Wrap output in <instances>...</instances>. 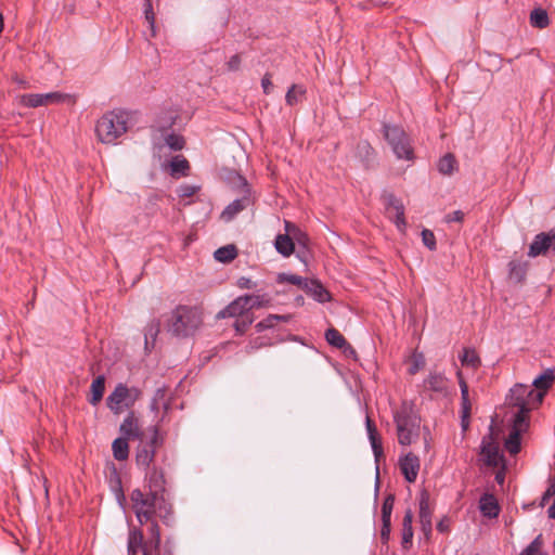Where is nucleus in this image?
I'll return each instance as SVG.
<instances>
[{
  "label": "nucleus",
  "instance_id": "f03ea898",
  "mask_svg": "<svg viewBox=\"0 0 555 555\" xmlns=\"http://www.w3.org/2000/svg\"><path fill=\"white\" fill-rule=\"evenodd\" d=\"M202 324L199 312L192 307L179 306L167 320V331L177 337H188Z\"/></svg>",
  "mask_w": 555,
  "mask_h": 555
},
{
  "label": "nucleus",
  "instance_id": "6e6552de",
  "mask_svg": "<svg viewBox=\"0 0 555 555\" xmlns=\"http://www.w3.org/2000/svg\"><path fill=\"white\" fill-rule=\"evenodd\" d=\"M149 435L139 440V446L135 455L138 466L147 469L154 461L155 451L162 444L163 438L159 435L158 428L152 426L147 429Z\"/></svg>",
  "mask_w": 555,
  "mask_h": 555
},
{
  "label": "nucleus",
  "instance_id": "4be33fe9",
  "mask_svg": "<svg viewBox=\"0 0 555 555\" xmlns=\"http://www.w3.org/2000/svg\"><path fill=\"white\" fill-rule=\"evenodd\" d=\"M274 246L276 250L284 257H289L295 248L293 238L287 232L285 234H279L275 237Z\"/></svg>",
  "mask_w": 555,
  "mask_h": 555
},
{
  "label": "nucleus",
  "instance_id": "9b49d317",
  "mask_svg": "<svg viewBox=\"0 0 555 555\" xmlns=\"http://www.w3.org/2000/svg\"><path fill=\"white\" fill-rule=\"evenodd\" d=\"M528 427V421H524L521 416H514L512 430L505 440V448L515 455L520 451V435Z\"/></svg>",
  "mask_w": 555,
  "mask_h": 555
},
{
  "label": "nucleus",
  "instance_id": "6ab92c4d",
  "mask_svg": "<svg viewBox=\"0 0 555 555\" xmlns=\"http://www.w3.org/2000/svg\"><path fill=\"white\" fill-rule=\"evenodd\" d=\"M304 291L319 302H327L332 299L330 292L318 280H308Z\"/></svg>",
  "mask_w": 555,
  "mask_h": 555
},
{
  "label": "nucleus",
  "instance_id": "a878e982",
  "mask_svg": "<svg viewBox=\"0 0 555 555\" xmlns=\"http://www.w3.org/2000/svg\"><path fill=\"white\" fill-rule=\"evenodd\" d=\"M127 438H116L112 443L113 456L117 461H126L129 456V444Z\"/></svg>",
  "mask_w": 555,
  "mask_h": 555
},
{
  "label": "nucleus",
  "instance_id": "aec40b11",
  "mask_svg": "<svg viewBox=\"0 0 555 555\" xmlns=\"http://www.w3.org/2000/svg\"><path fill=\"white\" fill-rule=\"evenodd\" d=\"M366 430L369 435V439L371 442V447L375 456V461L378 463L382 457H384V451L382 447L380 438L378 437L377 429L374 425V423L371 421L370 417H366Z\"/></svg>",
  "mask_w": 555,
  "mask_h": 555
},
{
  "label": "nucleus",
  "instance_id": "7ed1b4c3",
  "mask_svg": "<svg viewBox=\"0 0 555 555\" xmlns=\"http://www.w3.org/2000/svg\"><path fill=\"white\" fill-rule=\"evenodd\" d=\"M393 420L397 427L398 442L401 446L413 443L420 435L421 420L412 404L403 402L395 413Z\"/></svg>",
  "mask_w": 555,
  "mask_h": 555
},
{
  "label": "nucleus",
  "instance_id": "dca6fc26",
  "mask_svg": "<svg viewBox=\"0 0 555 555\" xmlns=\"http://www.w3.org/2000/svg\"><path fill=\"white\" fill-rule=\"evenodd\" d=\"M248 312V307L246 304V300L244 296H240L236 299H234L230 305H228L224 309L218 312L217 318L218 319H225V318H237V317H244Z\"/></svg>",
  "mask_w": 555,
  "mask_h": 555
},
{
  "label": "nucleus",
  "instance_id": "e2e57ef3",
  "mask_svg": "<svg viewBox=\"0 0 555 555\" xmlns=\"http://www.w3.org/2000/svg\"><path fill=\"white\" fill-rule=\"evenodd\" d=\"M237 285L240 288H247V289L255 287V283L248 278L238 279Z\"/></svg>",
  "mask_w": 555,
  "mask_h": 555
},
{
  "label": "nucleus",
  "instance_id": "4c0bfd02",
  "mask_svg": "<svg viewBox=\"0 0 555 555\" xmlns=\"http://www.w3.org/2000/svg\"><path fill=\"white\" fill-rule=\"evenodd\" d=\"M461 362L464 366L477 369L480 365V358L477 352L473 349H464Z\"/></svg>",
  "mask_w": 555,
  "mask_h": 555
},
{
  "label": "nucleus",
  "instance_id": "680f3d73",
  "mask_svg": "<svg viewBox=\"0 0 555 555\" xmlns=\"http://www.w3.org/2000/svg\"><path fill=\"white\" fill-rule=\"evenodd\" d=\"M555 495V483H552L546 491L544 492L541 501V505L546 504V502Z\"/></svg>",
  "mask_w": 555,
  "mask_h": 555
},
{
  "label": "nucleus",
  "instance_id": "cd10ccee",
  "mask_svg": "<svg viewBox=\"0 0 555 555\" xmlns=\"http://www.w3.org/2000/svg\"><path fill=\"white\" fill-rule=\"evenodd\" d=\"M105 390V377L103 375L98 376L91 384V398L89 402L92 405H96L103 398Z\"/></svg>",
  "mask_w": 555,
  "mask_h": 555
},
{
  "label": "nucleus",
  "instance_id": "c9c22d12",
  "mask_svg": "<svg viewBox=\"0 0 555 555\" xmlns=\"http://www.w3.org/2000/svg\"><path fill=\"white\" fill-rule=\"evenodd\" d=\"M456 169V160L453 154L448 153L438 163V170L442 175L450 176Z\"/></svg>",
  "mask_w": 555,
  "mask_h": 555
},
{
  "label": "nucleus",
  "instance_id": "603ef678",
  "mask_svg": "<svg viewBox=\"0 0 555 555\" xmlns=\"http://www.w3.org/2000/svg\"><path fill=\"white\" fill-rule=\"evenodd\" d=\"M460 386H461L463 412H464V416H466L467 414H469V410H470V404L468 401V386L463 380L460 383Z\"/></svg>",
  "mask_w": 555,
  "mask_h": 555
},
{
  "label": "nucleus",
  "instance_id": "a211bd4d",
  "mask_svg": "<svg viewBox=\"0 0 555 555\" xmlns=\"http://www.w3.org/2000/svg\"><path fill=\"white\" fill-rule=\"evenodd\" d=\"M431 509L429 508L428 503V495L427 493H422L421 500H420V522L421 528L426 538H429L431 530H433V524H431Z\"/></svg>",
  "mask_w": 555,
  "mask_h": 555
},
{
  "label": "nucleus",
  "instance_id": "bb28decb",
  "mask_svg": "<svg viewBox=\"0 0 555 555\" xmlns=\"http://www.w3.org/2000/svg\"><path fill=\"white\" fill-rule=\"evenodd\" d=\"M555 379V375L553 370L547 369L543 374L533 379L532 386L537 388L535 391H542L543 396L545 391L552 386Z\"/></svg>",
  "mask_w": 555,
  "mask_h": 555
},
{
  "label": "nucleus",
  "instance_id": "39448f33",
  "mask_svg": "<svg viewBox=\"0 0 555 555\" xmlns=\"http://www.w3.org/2000/svg\"><path fill=\"white\" fill-rule=\"evenodd\" d=\"M543 401V392L535 391L525 384H516L506 397V403L511 406L518 408V412L514 416H521L527 421L528 413Z\"/></svg>",
  "mask_w": 555,
  "mask_h": 555
},
{
  "label": "nucleus",
  "instance_id": "473e14b6",
  "mask_svg": "<svg viewBox=\"0 0 555 555\" xmlns=\"http://www.w3.org/2000/svg\"><path fill=\"white\" fill-rule=\"evenodd\" d=\"M214 256L217 261L228 263L237 256V249L234 245H227L218 248Z\"/></svg>",
  "mask_w": 555,
  "mask_h": 555
},
{
  "label": "nucleus",
  "instance_id": "3c124183",
  "mask_svg": "<svg viewBox=\"0 0 555 555\" xmlns=\"http://www.w3.org/2000/svg\"><path fill=\"white\" fill-rule=\"evenodd\" d=\"M422 241L423 244L430 250L436 249V237L433 231L428 229H424L422 231Z\"/></svg>",
  "mask_w": 555,
  "mask_h": 555
},
{
  "label": "nucleus",
  "instance_id": "f8f14e48",
  "mask_svg": "<svg viewBox=\"0 0 555 555\" xmlns=\"http://www.w3.org/2000/svg\"><path fill=\"white\" fill-rule=\"evenodd\" d=\"M548 249L555 251L554 231L535 235L533 242L529 246L528 256L534 258L540 255H545Z\"/></svg>",
  "mask_w": 555,
  "mask_h": 555
},
{
  "label": "nucleus",
  "instance_id": "864d4df0",
  "mask_svg": "<svg viewBox=\"0 0 555 555\" xmlns=\"http://www.w3.org/2000/svg\"><path fill=\"white\" fill-rule=\"evenodd\" d=\"M425 365V359L422 353H414L412 357V365L409 369L410 374L417 373Z\"/></svg>",
  "mask_w": 555,
  "mask_h": 555
},
{
  "label": "nucleus",
  "instance_id": "a18cd8bd",
  "mask_svg": "<svg viewBox=\"0 0 555 555\" xmlns=\"http://www.w3.org/2000/svg\"><path fill=\"white\" fill-rule=\"evenodd\" d=\"M395 498L392 494L386 496L382 505V521H390L393 509Z\"/></svg>",
  "mask_w": 555,
  "mask_h": 555
},
{
  "label": "nucleus",
  "instance_id": "c756f323",
  "mask_svg": "<svg viewBox=\"0 0 555 555\" xmlns=\"http://www.w3.org/2000/svg\"><path fill=\"white\" fill-rule=\"evenodd\" d=\"M530 24L532 27L543 29L548 26L550 18L547 12L542 8H537L530 13Z\"/></svg>",
  "mask_w": 555,
  "mask_h": 555
},
{
  "label": "nucleus",
  "instance_id": "052dcab7",
  "mask_svg": "<svg viewBox=\"0 0 555 555\" xmlns=\"http://www.w3.org/2000/svg\"><path fill=\"white\" fill-rule=\"evenodd\" d=\"M358 152L361 155L363 154L366 157H370L371 154L373 153V149L371 147V145L367 142H362L358 145Z\"/></svg>",
  "mask_w": 555,
  "mask_h": 555
},
{
  "label": "nucleus",
  "instance_id": "9d476101",
  "mask_svg": "<svg viewBox=\"0 0 555 555\" xmlns=\"http://www.w3.org/2000/svg\"><path fill=\"white\" fill-rule=\"evenodd\" d=\"M489 429L490 433L482 439L480 454L483 457V462L486 465L496 467L503 460V456L502 454H500V449L494 438L492 424L490 425Z\"/></svg>",
  "mask_w": 555,
  "mask_h": 555
},
{
  "label": "nucleus",
  "instance_id": "0eeeda50",
  "mask_svg": "<svg viewBox=\"0 0 555 555\" xmlns=\"http://www.w3.org/2000/svg\"><path fill=\"white\" fill-rule=\"evenodd\" d=\"M384 137L399 159H413L414 154L410 139L402 128L398 126L385 125Z\"/></svg>",
  "mask_w": 555,
  "mask_h": 555
},
{
  "label": "nucleus",
  "instance_id": "0e129e2a",
  "mask_svg": "<svg viewBox=\"0 0 555 555\" xmlns=\"http://www.w3.org/2000/svg\"><path fill=\"white\" fill-rule=\"evenodd\" d=\"M437 530L441 533H444V532H448L449 531V524H448V520L446 519H441L438 524H437Z\"/></svg>",
  "mask_w": 555,
  "mask_h": 555
},
{
  "label": "nucleus",
  "instance_id": "4d7b16f0",
  "mask_svg": "<svg viewBox=\"0 0 555 555\" xmlns=\"http://www.w3.org/2000/svg\"><path fill=\"white\" fill-rule=\"evenodd\" d=\"M464 219V212L461 210H455L451 214H448L444 217L446 222H462Z\"/></svg>",
  "mask_w": 555,
  "mask_h": 555
},
{
  "label": "nucleus",
  "instance_id": "72a5a7b5",
  "mask_svg": "<svg viewBox=\"0 0 555 555\" xmlns=\"http://www.w3.org/2000/svg\"><path fill=\"white\" fill-rule=\"evenodd\" d=\"M190 168L189 162L183 156L177 155L170 162V175L171 176H186Z\"/></svg>",
  "mask_w": 555,
  "mask_h": 555
},
{
  "label": "nucleus",
  "instance_id": "49530a36",
  "mask_svg": "<svg viewBox=\"0 0 555 555\" xmlns=\"http://www.w3.org/2000/svg\"><path fill=\"white\" fill-rule=\"evenodd\" d=\"M543 539L539 534L521 553L520 555H538L542 552Z\"/></svg>",
  "mask_w": 555,
  "mask_h": 555
},
{
  "label": "nucleus",
  "instance_id": "1a4fd4ad",
  "mask_svg": "<svg viewBox=\"0 0 555 555\" xmlns=\"http://www.w3.org/2000/svg\"><path fill=\"white\" fill-rule=\"evenodd\" d=\"M139 397L135 388H128L124 384H118L114 391L107 397V406L115 414H120L125 409H129L134 404Z\"/></svg>",
  "mask_w": 555,
  "mask_h": 555
},
{
  "label": "nucleus",
  "instance_id": "7c9ffc66",
  "mask_svg": "<svg viewBox=\"0 0 555 555\" xmlns=\"http://www.w3.org/2000/svg\"><path fill=\"white\" fill-rule=\"evenodd\" d=\"M285 232H287L291 237L293 238V242H297L299 245L306 246L308 243V235L301 231L295 223L285 220Z\"/></svg>",
  "mask_w": 555,
  "mask_h": 555
},
{
  "label": "nucleus",
  "instance_id": "774afa93",
  "mask_svg": "<svg viewBox=\"0 0 555 555\" xmlns=\"http://www.w3.org/2000/svg\"><path fill=\"white\" fill-rule=\"evenodd\" d=\"M2 30H3V16L0 13V34L2 33Z\"/></svg>",
  "mask_w": 555,
  "mask_h": 555
},
{
  "label": "nucleus",
  "instance_id": "2eb2a0df",
  "mask_svg": "<svg viewBox=\"0 0 555 555\" xmlns=\"http://www.w3.org/2000/svg\"><path fill=\"white\" fill-rule=\"evenodd\" d=\"M399 466L408 482H414L416 480L420 470V459L415 454L409 452L400 457Z\"/></svg>",
  "mask_w": 555,
  "mask_h": 555
},
{
  "label": "nucleus",
  "instance_id": "2f4dec72",
  "mask_svg": "<svg viewBox=\"0 0 555 555\" xmlns=\"http://www.w3.org/2000/svg\"><path fill=\"white\" fill-rule=\"evenodd\" d=\"M509 267V278L515 282L519 283L524 281L526 272H527V262L521 260H512L508 263Z\"/></svg>",
  "mask_w": 555,
  "mask_h": 555
},
{
  "label": "nucleus",
  "instance_id": "412c9836",
  "mask_svg": "<svg viewBox=\"0 0 555 555\" xmlns=\"http://www.w3.org/2000/svg\"><path fill=\"white\" fill-rule=\"evenodd\" d=\"M479 507L483 516L495 518L499 515L500 507L492 494H483L479 502Z\"/></svg>",
  "mask_w": 555,
  "mask_h": 555
},
{
  "label": "nucleus",
  "instance_id": "20e7f679",
  "mask_svg": "<svg viewBox=\"0 0 555 555\" xmlns=\"http://www.w3.org/2000/svg\"><path fill=\"white\" fill-rule=\"evenodd\" d=\"M128 113L113 111L104 114L96 122L95 132L102 143L111 144L128 130Z\"/></svg>",
  "mask_w": 555,
  "mask_h": 555
},
{
  "label": "nucleus",
  "instance_id": "79ce46f5",
  "mask_svg": "<svg viewBox=\"0 0 555 555\" xmlns=\"http://www.w3.org/2000/svg\"><path fill=\"white\" fill-rule=\"evenodd\" d=\"M44 105L57 104L65 102L70 99L69 94L61 93V92H50V93H41Z\"/></svg>",
  "mask_w": 555,
  "mask_h": 555
},
{
  "label": "nucleus",
  "instance_id": "e433bc0d",
  "mask_svg": "<svg viewBox=\"0 0 555 555\" xmlns=\"http://www.w3.org/2000/svg\"><path fill=\"white\" fill-rule=\"evenodd\" d=\"M246 300L248 312L253 309L266 307L270 302V298L264 295H244Z\"/></svg>",
  "mask_w": 555,
  "mask_h": 555
},
{
  "label": "nucleus",
  "instance_id": "13d9d810",
  "mask_svg": "<svg viewBox=\"0 0 555 555\" xmlns=\"http://www.w3.org/2000/svg\"><path fill=\"white\" fill-rule=\"evenodd\" d=\"M382 522H383V526H382V530H380V539H382L383 543H387L389 541V537H390L391 522L390 521H382Z\"/></svg>",
  "mask_w": 555,
  "mask_h": 555
},
{
  "label": "nucleus",
  "instance_id": "c85d7f7f",
  "mask_svg": "<svg viewBox=\"0 0 555 555\" xmlns=\"http://www.w3.org/2000/svg\"><path fill=\"white\" fill-rule=\"evenodd\" d=\"M160 330V323L158 320H152L144 330L145 349L154 347V343Z\"/></svg>",
  "mask_w": 555,
  "mask_h": 555
},
{
  "label": "nucleus",
  "instance_id": "f257e3e1",
  "mask_svg": "<svg viewBox=\"0 0 555 555\" xmlns=\"http://www.w3.org/2000/svg\"><path fill=\"white\" fill-rule=\"evenodd\" d=\"M130 499L137 518L141 525L149 522L154 516L167 520L171 514V507L166 502L163 494L152 492L144 494L140 489H135L132 491Z\"/></svg>",
  "mask_w": 555,
  "mask_h": 555
},
{
  "label": "nucleus",
  "instance_id": "de8ad7c7",
  "mask_svg": "<svg viewBox=\"0 0 555 555\" xmlns=\"http://www.w3.org/2000/svg\"><path fill=\"white\" fill-rule=\"evenodd\" d=\"M151 524H150V527H149V531H150V534H151V538L150 540L146 542V545L149 546H159L160 544V532H159V527L158 525L152 520H150Z\"/></svg>",
  "mask_w": 555,
  "mask_h": 555
},
{
  "label": "nucleus",
  "instance_id": "58836bf2",
  "mask_svg": "<svg viewBox=\"0 0 555 555\" xmlns=\"http://www.w3.org/2000/svg\"><path fill=\"white\" fill-rule=\"evenodd\" d=\"M289 318H291L289 315L270 314L266 319H263L262 321L257 323L256 328L258 332H261L263 330L273 327L275 325L276 321L286 322L289 320Z\"/></svg>",
  "mask_w": 555,
  "mask_h": 555
},
{
  "label": "nucleus",
  "instance_id": "bf43d9fd",
  "mask_svg": "<svg viewBox=\"0 0 555 555\" xmlns=\"http://www.w3.org/2000/svg\"><path fill=\"white\" fill-rule=\"evenodd\" d=\"M261 87L266 94H269L273 88V83L271 81V74L267 73L261 79Z\"/></svg>",
  "mask_w": 555,
  "mask_h": 555
},
{
  "label": "nucleus",
  "instance_id": "393cba45",
  "mask_svg": "<svg viewBox=\"0 0 555 555\" xmlns=\"http://www.w3.org/2000/svg\"><path fill=\"white\" fill-rule=\"evenodd\" d=\"M146 545V542H143V534L139 529H132L129 532L128 537V554L137 555L139 550L143 551V547Z\"/></svg>",
  "mask_w": 555,
  "mask_h": 555
},
{
  "label": "nucleus",
  "instance_id": "423d86ee",
  "mask_svg": "<svg viewBox=\"0 0 555 555\" xmlns=\"http://www.w3.org/2000/svg\"><path fill=\"white\" fill-rule=\"evenodd\" d=\"M228 180L233 184V186L243 188V194L240 198H236L231 204H229L221 212V219L225 222L233 220L237 214L254 203L250 189L243 176L236 171H231L228 176Z\"/></svg>",
  "mask_w": 555,
  "mask_h": 555
},
{
  "label": "nucleus",
  "instance_id": "ddd939ff",
  "mask_svg": "<svg viewBox=\"0 0 555 555\" xmlns=\"http://www.w3.org/2000/svg\"><path fill=\"white\" fill-rule=\"evenodd\" d=\"M119 431L122 435L121 437L127 439L141 440L149 435L147 430L143 431L141 429L139 418L135 416L134 412L128 413L119 426Z\"/></svg>",
  "mask_w": 555,
  "mask_h": 555
},
{
  "label": "nucleus",
  "instance_id": "f704fd0d",
  "mask_svg": "<svg viewBox=\"0 0 555 555\" xmlns=\"http://www.w3.org/2000/svg\"><path fill=\"white\" fill-rule=\"evenodd\" d=\"M325 339L330 345H332L336 348H339V349H343L345 347L350 348V346L348 345L345 337L336 328H333V327L328 328L325 332Z\"/></svg>",
  "mask_w": 555,
  "mask_h": 555
},
{
  "label": "nucleus",
  "instance_id": "b1692460",
  "mask_svg": "<svg viewBox=\"0 0 555 555\" xmlns=\"http://www.w3.org/2000/svg\"><path fill=\"white\" fill-rule=\"evenodd\" d=\"M150 492L163 494L165 487L164 475L160 470L152 469L147 475Z\"/></svg>",
  "mask_w": 555,
  "mask_h": 555
},
{
  "label": "nucleus",
  "instance_id": "f3484780",
  "mask_svg": "<svg viewBox=\"0 0 555 555\" xmlns=\"http://www.w3.org/2000/svg\"><path fill=\"white\" fill-rule=\"evenodd\" d=\"M423 387L425 391H433L441 396H447L448 379L441 373H430L424 380Z\"/></svg>",
  "mask_w": 555,
  "mask_h": 555
},
{
  "label": "nucleus",
  "instance_id": "5fc2aeb1",
  "mask_svg": "<svg viewBox=\"0 0 555 555\" xmlns=\"http://www.w3.org/2000/svg\"><path fill=\"white\" fill-rule=\"evenodd\" d=\"M197 190L198 188L195 185L184 184L179 188L178 194L180 197H191L196 193Z\"/></svg>",
  "mask_w": 555,
  "mask_h": 555
},
{
  "label": "nucleus",
  "instance_id": "ea45409f",
  "mask_svg": "<svg viewBox=\"0 0 555 555\" xmlns=\"http://www.w3.org/2000/svg\"><path fill=\"white\" fill-rule=\"evenodd\" d=\"M307 281L308 279H304L297 274L280 273L278 275L279 283H289L300 287L301 289H304L305 283H307Z\"/></svg>",
  "mask_w": 555,
  "mask_h": 555
},
{
  "label": "nucleus",
  "instance_id": "37998d69",
  "mask_svg": "<svg viewBox=\"0 0 555 555\" xmlns=\"http://www.w3.org/2000/svg\"><path fill=\"white\" fill-rule=\"evenodd\" d=\"M145 9H144V15H145V20L146 22L149 23L150 25V29H151V36L152 37H156V26H155V14L153 12V5H152V0H145V4H144Z\"/></svg>",
  "mask_w": 555,
  "mask_h": 555
},
{
  "label": "nucleus",
  "instance_id": "338daca9",
  "mask_svg": "<svg viewBox=\"0 0 555 555\" xmlns=\"http://www.w3.org/2000/svg\"><path fill=\"white\" fill-rule=\"evenodd\" d=\"M467 417H468V414L466 416L463 415L462 426L464 429H466L468 426V422L466 421Z\"/></svg>",
  "mask_w": 555,
  "mask_h": 555
},
{
  "label": "nucleus",
  "instance_id": "a19ab883",
  "mask_svg": "<svg viewBox=\"0 0 555 555\" xmlns=\"http://www.w3.org/2000/svg\"><path fill=\"white\" fill-rule=\"evenodd\" d=\"M20 101L21 104L27 107L46 106L41 93L24 94L21 96Z\"/></svg>",
  "mask_w": 555,
  "mask_h": 555
},
{
  "label": "nucleus",
  "instance_id": "5701e85b",
  "mask_svg": "<svg viewBox=\"0 0 555 555\" xmlns=\"http://www.w3.org/2000/svg\"><path fill=\"white\" fill-rule=\"evenodd\" d=\"M413 513L411 509H408L403 517L402 522V546L408 548L412 544L413 539Z\"/></svg>",
  "mask_w": 555,
  "mask_h": 555
},
{
  "label": "nucleus",
  "instance_id": "6e6d98bb",
  "mask_svg": "<svg viewBox=\"0 0 555 555\" xmlns=\"http://www.w3.org/2000/svg\"><path fill=\"white\" fill-rule=\"evenodd\" d=\"M241 67V56L238 54L233 55L227 63V69L229 72H236Z\"/></svg>",
  "mask_w": 555,
  "mask_h": 555
},
{
  "label": "nucleus",
  "instance_id": "c03bdc74",
  "mask_svg": "<svg viewBox=\"0 0 555 555\" xmlns=\"http://www.w3.org/2000/svg\"><path fill=\"white\" fill-rule=\"evenodd\" d=\"M305 93V90L302 89V87L300 86H297V85H293L287 93H286V96H285V100H286V103L288 105H295L298 101H299V98Z\"/></svg>",
  "mask_w": 555,
  "mask_h": 555
},
{
  "label": "nucleus",
  "instance_id": "69168bd1",
  "mask_svg": "<svg viewBox=\"0 0 555 555\" xmlns=\"http://www.w3.org/2000/svg\"><path fill=\"white\" fill-rule=\"evenodd\" d=\"M504 479H505V473L504 470H499L495 475V480L498 483L502 485L504 482Z\"/></svg>",
  "mask_w": 555,
  "mask_h": 555
},
{
  "label": "nucleus",
  "instance_id": "4468645a",
  "mask_svg": "<svg viewBox=\"0 0 555 555\" xmlns=\"http://www.w3.org/2000/svg\"><path fill=\"white\" fill-rule=\"evenodd\" d=\"M385 199L386 210L389 218L395 221L398 229L403 230L406 223L404 219V206L402 202L392 194H388Z\"/></svg>",
  "mask_w": 555,
  "mask_h": 555
},
{
  "label": "nucleus",
  "instance_id": "09e8293b",
  "mask_svg": "<svg viewBox=\"0 0 555 555\" xmlns=\"http://www.w3.org/2000/svg\"><path fill=\"white\" fill-rule=\"evenodd\" d=\"M166 144L173 151H180L184 147V139L176 133H170L165 138Z\"/></svg>",
  "mask_w": 555,
  "mask_h": 555
},
{
  "label": "nucleus",
  "instance_id": "8fccbe9b",
  "mask_svg": "<svg viewBox=\"0 0 555 555\" xmlns=\"http://www.w3.org/2000/svg\"><path fill=\"white\" fill-rule=\"evenodd\" d=\"M238 319L234 323V327L236 332L243 334L246 332L248 326L253 323L254 318L250 313L245 314L244 317H237Z\"/></svg>",
  "mask_w": 555,
  "mask_h": 555
}]
</instances>
